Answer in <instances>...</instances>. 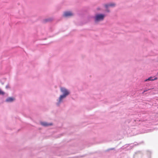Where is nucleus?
I'll return each instance as SVG.
<instances>
[{
  "instance_id": "f03ea898",
  "label": "nucleus",
  "mask_w": 158,
  "mask_h": 158,
  "mask_svg": "<svg viewBox=\"0 0 158 158\" xmlns=\"http://www.w3.org/2000/svg\"><path fill=\"white\" fill-rule=\"evenodd\" d=\"M104 15L102 14H98L96 15L95 20L96 22L103 20L104 19Z\"/></svg>"
},
{
  "instance_id": "7ed1b4c3",
  "label": "nucleus",
  "mask_w": 158,
  "mask_h": 158,
  "mask_svg": "<svg viewBox=\"0 0 158 158\" xmlns=\"http://www.w3.org/2000/svg\"><path fill=\"white\" fill-rule=\"evenodd\" d=\"M40 124L42 126L45 127H47L52 125V123H48L45 122H40Z\"/></svg>"
},
{
  "instance_id": "f8f14e48",
  "label": "nucleus",
  "mask_w": 158,
  "mask_h": 158,
  "mask_svg": "<svg viewBox=\"0 0 158 158\" xmlns=\"http://www.w3.org/2000/svg\"><path fill=\"white\" fill-rule=\"evenodd\" d=\"M148 91V90H145L143 91V93Z\"/></svg>"
},
{
  "instance_id": "0eeeda50",
  "label": "nucleus",
  "mask_w": 158,
  "mask_h": 158,
  "mask_svg": "<svg viewBox=\"0 0 158 158\" xmlns=\"http://www.w3.org/2000/svg\"><path fill=\"white\" fill-rule=\"evenodd\" d=\"M156 79H157V78H156V77H155V78H154V79H153L152 77H149L148 79L146 80L145 81H147L148 80H149V81H153V80H156Z\"/></svg>"
},
{
  "instance_id": "1a4fd4ad",
  "label": "nucleus",
  "mask_w": 158,
  "mask_h": 158,
  "mask_svg": "<svg viewBox=\"0 0 158 158\" xmlns=\"http://www.w3.org/2000/svg\"><path fill=\"white\" fill-rule=\"evenodd\" d=\"M5 94V93L1 90V89L0 88V95H4Z\"/></svg>"
},
{
  "instance_id": "9d476101",
  "label": "nucleus",
  "mask_w": 158,
  "mask_h": 158,
  "mask_svg": "<svg viewBox=\"0 0 158 158\" xmlns=\"http://www.w3.org/2000/svg\"><path fill=\"white\" fill-rule=\"evenodd\" d=\"M58 102L56 103V105L57 106H58L59 104V98H58V99L57 100Z\"/></svg>"
},
{
  "instance_id": "20e7f679",
  "label": "nucleus",
  "mask_w": 158,
  "mask_h": 158,
  "mask_svg": "<svg viewBox=\"0 0 158 158\" xmlns=\"http://www.w3.org/2000/svg\"><path fill=\"white\" fill-rule=\"evenodd\" d=\"M53 20L52 18H47L43 19V22L44 23H45L48 22H50L52 21Z\"/></svg>"
},
{
  "instance_id": "423d86ee",
  "label": "nucleus",
  "mask_w": 158,
  "mask_h": 158,
  "mask_svg": "<svg viewBox=\"0 0 158 158\" xmlns=\"http://www.w3.org/2000/svg\"><path fill=\"white\" fill-rule=\"evenodd\" d=\"M15 98L12 97H8L6 100V101L7 102H12L14 100Z\"/></svg>"
},
{
  "instance_id": "6e6552de",
  "label": "nucleus",
  "mask_w": 158,
  "mask_h": 158,
  "mask_svg": "<svg viewBox=\"0 0 158 158\" xmlns=\"http://www.w3.org/2000/svg\"><path fill=\"white\" fill-rule=\"evenodd\" d=\"M114 5H115L114 4H109V5H105V6L106 7H107L108 6H114Z\"/></svg>"
},
{
  "instance_id": "9b49d317",
  "label": "nucleus",
  "mask_w": 158,
  "mask_h": 158,
  "mask_svg": "<svg viewBox=\"0 0 158 158\" xmlns=\"http://www.w3.org/2000/svg\"><path fill=\"white\" fill-rule=\"evenodd\" d=\"M6 89H8L10 88V87L9 84L7 85L6 86Z\"/></svg>"
},
{
  "instance_id": "39448f33",
  "label": "nucleus",
  "mask_w": 158,
  "mask_h": 158,
  "mask_svg": "<svg viewBox=\"0 0 158 158\" xmlns=\"http://www.w3.org/2000/svg\"><path fill=\"white\" fill-rule=\"evenodd\" d=\"M73 15V14L70 11H66L64 12V15L65 17L70 16Z\"/></svg>"
},
{
  "instance_id": "f257e3e1",
  "label": "nucleus",
  "mask_w": 158,
  "mask_h": 158,
  "mask_svg": "<svg viewBox=\"0 0 158 158\" xmlns=\"http://www.w3.org/2000/svg\"><path fill=\"white\" fill-rule=\"evenodd\" d=\"M61 91L63 94L60 96V102L62 99L65 98L69 94V92L66 89L63 88H61Z\"/></svg>"
}]
</instances>
